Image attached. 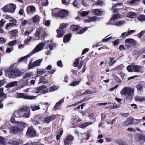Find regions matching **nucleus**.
Returning <instances> with one entry per match:
<instances>
[{"mask_svg":"<svg viewBox=\"0 0 145 145\" xmlns=\"http://www.w3.org/2000/svg\"><path fill=\"white\" fill-rule=\"evenodd\" d=\"M16 113L18 114L16 117L28 118L30 115V109L27 107H23L15 111L14 114L16 115Z\"/></svg>","mask_w":145,"mask_h":145,"instance_id":"f257e3e1","label":"nucleus"},{"mask_svg":"<svg viewBox=\"0 0 145 145\" xmlns=\"http://www.w3.org/2000/svg\"><path fill=\"white\" fill-rule=\"evenodd\" d=\"M22 75V72L19 70L15 69L9 71V76L10 78H14L20 76Z\"/></svg>","mask_w":145,"mask_h":145,"instance_id":"f03ea898","label":"nucleus"},{"mask_svg":"<svg viewBox=\"0 0 145 145\" xmlns=\"http://www.w3.org/2000/svg\"><path fill=\"white\" fill-rule=\"evenodd\" d=\"M44 31L40 28L37 29L35 35L36 39L38 40L39 38H42L45 35Z\"/></svg>","mask_w":145,"mask_h":145,"instance_id":"7ed1b4c3","label":"nucleus"},{"mask_svg":"<svg viewBox=\"0 0 145 145\" xmlns=\"http://www.w3.org/2000/svg\"><path fill=\"white\" fill-rule=\"evenodd\" d=\"M33 91V92L36 93H45L47 92V89L45 86H42L37 88H34Z\"/></svg>","mask_w":145,"mask_h":145,"instance_id":"20e7f679","label":"nucleus"},{"mask_svg":"<svg viewBox=\"0 0 145 145\" xmlns=\"http://www.w3.org/2000/svg\"><path fill=\"white\" fill-rule=\"evenodd\" d=\"M45 44L44 42L39 43L30 54H31V55H32L41 50L43 49L44 46L45 45Z\"/></svg>","mask_w":145,"mask_h":145,"instance_id":"39448f33","label":"nucleus"},{"mask_svg":"<svg viewBox=\"0 0 145 145\" xmlns=\"http://www.w3.org/2000/svg\"><path fill=\"white\" fill-rule=\"evenodd\" d=\"M36 132L32 127H29L27 129L26 134L27 136L31 137H35L36 136Z\"/></svg>","mask_w":145,"mask_h":145,"instance_id":"423d86ee","label":"nucleus"},{"mask_svg":"<svg viewBox=\"0 0 145 145\" xmlns=\"http://www.w3.org/2000/svg\"><path fill=\"white\" fill-rule=\"evenodd\" d=\"M17 97L18 98H22L26 99H35L36 97V96H34L27 95L25 94L22 93H18Z\"/></svg>","mask_w":145,"mask_h":145,"instance_id":"0eeeda50","label":"nucleus"},{"mask_svg":"<svg viewBox=\"0 0 145 145\" xmlns=\"http://www.w3.org/2000/svg\"><path fill=\"white\" fill-rule=\"evenodd\" d=\"M137 41L132 39H128L125 40V44L127 47H129L131 46L135 45Z\"/></svg>","mask_w":145,"mask_h":145,"instance_id":"6e6552de","label":"nucleus"},{"mask_svg":"<svg viewBox=\"0 0 145 145\" xmlns=\"http://www.w3.org/2000/svg\"><path fill=\"white\" fill-rule=\"evenodd\" d=\"M23 130L22 128H20L17 126H13L10 127V132L16 134L20 133Z\"/></svg>","mask_w":145,"mask_h":145,"instance_id":"1a4fd4ad","label":"nucleus"},{"mask_svg":"<svg viewBox=\"0 0 145 145\" xmlns=\"http://www.w3.org/2000/svg\"><path fill=\"white\" fill-rule=\"evenodd\" d=\"M133 88L129 87H125L121 91L120 94L121 95H126L130 91V90H133Z\"/></svg>","mask_w":145,"mask_h":145,"instance_id":"9d476101","label":"nucleus"},{"mask_svg":"<svg viewBox=\"0 0 145 145\" xmlns=\"http://www.w3.org/2000/svg\"><path fill=\"white\" fill-rule=\"evenodd\" d=\"M130 91L126 95L125 99L127 101H131L134 96V90H130Z\"/></svg>","mask_w":145,"mask_h":145,"instance_id":"9b49d317","label":"nucleus"},{"mask_svg":"<svg viewBox=\"0 0 145 145\" xmlns=\"http://www.w3.org/2000/svg\"><path fill=\"white\" fill-rule=\"evenodd\" d=\"M26 10L28 14H32L35 11L36 8L35 7L32 5L27 7Z\"/></svg>","mask_w":145,"mask_h":145,"instance_id":"f8f14e48","label":"nucleus"},{"mask_svg":"<svg viewBox=\"0 0 145 145\" xmlns=\"http://www.w3.org/2000/svg\"><path fill=\"white\" fill-rule=\"evenodd\" d=\"M99 20V18L98 17L94 16L92 17H89L88 19H86L84 20L85 22H90L97 21Z\"/></svg>","mask_w":145,"mask_h":145,"instance_id":"ddd939ff","label":"nucleus"},{"mask_svg":"<svg viewBox=\"0 0 145 145\" xmlns=\"http://www.w3.org/2000/svg\"><path fill=\"white\" fill-rule=\"evenodd\" d=\"M56 117L55 115H53L51 116L46 117L44 119V122L45 123H49L51 121L54 120Z\"/></svg>","mask_w":145,"mask_h":145,"instance_id":"4468645a","label":"nucleus"},{"mask_svg":"<svg viewBox=\"0 0 145 145\" xmlns=\"http://www.w3.org/2000/svg\"><path fill=\"white\" fill-rule=\"evenodd\" d=\"M10 5H11L9 4L5 5L4 7L2 8V10H3V12H11L12 13H13L14 10L13 9L11 10H9V7H10Z\"/></svg>","mask_w":145,"mask_h":145,"instance_id":"2eb2a0df","label":"nucleus"},{"mask_svg":"<svg viewBox=\"0 0 145 145\" xmlns=\"http://www.w3.org/2000/svg\"><path fill=\"white\" fill-rule=\"evenodd\" d=\"M59 17L61 18H63L68 15V12L65 10H63L59 12Z\"/></svg>","mask_w":145,"mask_h":145,"instance_id":"dca6fc26","label":"nucleus"},{"mask_svg":"<svg viewBox=\"0 0 145 145\" xmlns=\"http://www.w3.org/2000/svg\"><path fill=\"white\" fill-rule=\"evenodd\" d=\"M133 71L140 72L142 71V68L138 65H133Z\"/></svg>","mask_w":145,"mask_h":145,"instance_id":"f3484780","label":"nucleus"},{"mask_svg":"<svg viewBox=\"0 0 145 145\" xmlns=\"http://www.w3.org/2000/svg\"><path fill=\"white\" fill-rule=\"evenodd\" d=\"M135 140L142 142H145V136L144 135H139L136 136L135 137Z\"/></svg>","mask_w":145,"mask_h":145,"instance_id":"a211bd4d","label":"nucleus"},{"mask_svg":"<svg viewBox=\"0 0 145 145\" xmlns=\"http://www.w3.org/2000/svg\"><path fill=\"white\" fill-rule=\"evenodd\" d=\"M92 12L93 14L97 16H100L103 14V12L99 9H93Z\"/></svg>","mask_w":145,"mask_h":145,"instance_id":"6ab92c4d","label":"nucleus"},{"mask_svg":"<svg viewBox=\"0 0 145 145\" xmlns=\"http://www.w3.org/2000/svg\"><path fill=\"white\" fill-rule=\"evenodd\" d=\"M73 139V137L72 136H68L64 141V144L65 145L69 144L72 141Z\"/></svg>","mask_w":145,"mask_h":145,"instance_id":"aec40b11","label":"nucleus"},{"mask_svg":"<svg viewBox=\"0 0 145 145\" xmlns=\"http://www.w3.org/2000/svg\"><path fill=\"white\" fill-rule=\"evenodd\" d=\"M17 86V82L16 81H14L9 83L5 87L6 88H11Z\"/></svg>","mask_w":145,"mask_h":145,"instance_id":"412c9836","label":"nucleus"},{"mask_svg":"<svg viewBox=\"0 0 145 145\" xmlns=\"http://www.w3.org/2000/svg\"><path fill=\"white\" fill-rule=\"evenodd\" d=\"M93 122H92L83 123H82L80 125L79 127L81 128L84 129L86 127L88 126L89 125L91 124H93Z\"/></svg>","mask_w":145,"mask_h":145,"instance_id":"4be33fe9","label":"nucleus"},{"mask_svg":"<svg viewBox=\"0 0 145 145\" xmlns=\"http://www.w3.org/2000/svg\"><path fill=\"white\" fill-rule=\"evenodd\" d=\"M133 122V118L129 117L127 120L124 122V125H128L132 123Z\"/></svg>","mask_w":145,"mask_h":145,"instance_id":"5701e85b","label":"nucleus"},{"mask_svg":"<svg viewBox=\"0 0 145 145\" xmlns=\"http://www.w3.org/2000/svg\"><path fill=\"white\" fill-rule=\"evenodd\" d=\"M11 140H10L9 142V143L12 144H20V140L18 139H17L15 138H14L12 141Z\"/></svg>","mask_w":145,"mask_h":145,"instance_id":"b1692460","label":"nucleus"},{"mask_svg":"<svg viewBox=\"0 0 145 145\" xmlns=\"http://www.w3.org/2000/svg\"><path fill=\"white\" fill-rule=\"evenodd\" d=\"M56 31L57 33V35L56 36L57 37H61L65 33L64 31L61 29H59Z\"/></svg>","mask_w":145,"mask_h":145,"instance_id":"393cba45","label":"nucleus"},{"mask_svg":"<svg viewBox=\"0 0 145 145\" xmlns=\"http://www.w3.org/2000/svg\"><path fill=\"white\" fill-rule=\"evenodd\" d=\"M135 101L140 102H142L143 101H145V97H139L138 96L135 97Z\"/></svg>","mask_w":145,"mask_h":145,"instance_id":"a878e982","label":"nucleus"},{"mask_svg":"<svg viewBox=\"0 0 145 145\" xmlns=\"http://www.w3.org/2000/svg\"><path fill=\"white\" fill-rule=\"evenodd\" d=\"M64 100V99L63 98L57 103L54 107V109L55 110H56V109H58L60 106L59 105H60L61 103L63 102Z\"/></svg>","mask_w":145,"mask_h":145,"instance_id":"bb28decb","label":"nucleus"},{"mask_svg":"<svg viewBox=\"0 0 145 145\" xmlns=\"http://www.w3.org/2000/svg\"><path fill=\"white\" fill-rule=\"evenodd\" d=\"M71 35L70 34L66 35L64 36L63 42L64 43L67 42L69 41L70 40V38Z\"/></svg>","mask_w":145,"mask_h":145,"instance_id":"cd10ccee","label":"nucleus"},{"mask_svg":"<svg viewBox=\"0 0 145 145\" xmlns=\"http://www.w3.org/2000/svg\"><path fill=\"white\" fill-rule=\"evenodd\" d=\"M30 108L33 111H35L40 109L39 105L32 104L30 106Z\"/></svg>","mask_w":145,"mask_h":145,"instance_id":"c85d7f7f","label":"nucleus"},{"mask_svg":"<svg viewBox=\"0 0 145 145\" xmlns=\"http://www.w3.org/2000/svg\"><path fill=\"white\" fill-rule=\"evenodd\" d=\"M79 27L78 25H71L70 29L71 30L73 31H76L79 29Z\"/></svg>","mask_w":145,"mask_h":145,"instance_id":"c756f323","label":"nucleus"},{"mask_svg":"<svg viewBox=\"0 0 145 145\" xmlns=\"http://www.w3.org/2000/svg\"><path fill=\"white\" fill-rule=\"evenodd\" d=\"M40 18V17L38 15H36L33 17L32 19L34 23H36L38 22L39 21Z\"/></svg>","mask_w":145,"mask_h":145,"instance_id":"7c9ffc66","label":"nucleus"},{"mask_svg":"<svg viewBox=\"0 0 145 145\" xmlns=\"http://www.w3.org/2000/svg\"><path fill=\"white\" fill-rule=\"evenodd\" d=\"M28 78H25L23 76V78L21 80L20 82H21L24 84V86L27 85L28 82Z\"/></svg>","mask_w":145,"mask_h":145,"instance_id":"2f4dec72","label":"nucleus"},{"mask_svg":"<svg viewBox=\"0 0 145 145\" xmlns=\"http://www.w3.org/2000/svg\"><path fill=\"white\" fill-rule=\"evenodd\" d=\"M136 16V14L134 12H129L127 13V17L133 18Z\"/></svg>","mask_w":145,"mask_h":145,"instance_id":"473e14b6","label":"nucleus"},{"mask_svg":"<svg viewBox=\"0 0 145 145\" xmlns=\"http://www.w3.org/2000/svg\"><path fill=\"white\" fill-rule=\"evenodd\" d=\"M122 5V4L121 3H118L117 4H115V5H113L114 6H113L112 7V10H113V12L114 13H115L118 12V9L116 8H115V9L114 8H113L114 7H115L116 8V7H117L118 5Z\"/></svg>","mask_w":145,"mask_h":145,"instance_id":"72a5a7b5","label":"nucleus"},{"mask_svg":"<svg viewBox=\"0 0 145 145\" xmlns=\"http://www.w3.org/2000/svg\"><path fill=\"white\" fill-rule=\"evenodd\" d=\"M57 8H55L52 10V14L53 17H59V13H55L54 12H56V11L57 10Z\"/></svg>","mask_w":145,"mask_h":145,"instance_id":"f704fd0d","label":"nucleus"},{"mask_svg":"<svg viewBox=\"0 0 145 145\" xmlns=\"http://www.w3.org/2000/svg\"><path fill=\"white\" fill-rule=\"evenodd\" d=\"M31 56L30 54H28L27 55L25 56L24 57H21L20 59H19L18 60V62L22 61L24 60H27V59L30 56Z\"/></svg>","mask_w":145,"mask_h":145,"instance_id":"c9c22d12","label":"nucleus"},{"mask_svg":"<svg viewBox=\"0 0 145 145\" xmlns=\"http://www.w3.org/2000/svg\"><path fill=\"white\" fill-rule=\"evenodd\" d=\"M42 61V59H39L33 62L34 66L36 67L39 66Z\"/></svg>","mask_w":145,"mask_h":145,"instance_id":"e433bc0d","label":"nucleus"},{"mask_svg":"<svg viewBox=\"0 0 145 145\" xmlns=\"http://www.w3.org/2000/svg\"><path fill=\"white\" fill-rule=\"evenodd\" d=\"M6 95L3 92V89L0 88V98L4 99L6 97Z\"/></svg>","mask_w":145,"mask_h":145,"instance_id":"4c0bfd02","label":"nucleus"},{"mask_svg":"<svg viewBox=\"0 0 145 145\" xmlns=\"http://www.w3.org/2000/svg\"><path fill=\"white\" fill-rule=\"evenodd\" d=\"M137 19L141 22L144 21H145V15H140L138 16Z\"/></svg>","mask_w":145,"mask_h":145,"instance_id":"58836bf2","label":"nucleus"},{"mask_svg":"<svg viewBox=\"0 0 145 145\" xmlns=\"http://www.w3.org/2000/svg\"><path fill=\"white\" fill-rule=\"evenodd\" d=\"M6 140L5 138L0 136V144L1 145H5L6 144Z\"/></svg>","mask_w":145,"mask_h":145,"instance_id":"ea45409f","label":"nucleus"},{"mask_svg":"<svg viewBox=\"0 0 145 145\" xmlns=\"http://www.w3.org/2000/svg\"><path fill=\"white\" fill-rule=\"evenodd\" d=\"M16 123H18L17 125L20 127V128H24L26 125V124L24 122H19L18 121L16 122Z\"/></svg>","mask_w":145,"mask_h":145,"instance_id":"a19ab883","label":"nucleus"},{"mask_svg":"<svg viewBox=\"0 0 145 145\" xmlns=\"http://www.w3.org/2000/svg\"><path fill=\"white\" fill-rule=\"evenodd\" d=\"M18 31L17 29H14L10 31V34L12 37H14L18 33Z\"/></svg>","mask_w":145,"mask_h":145,"instance_id":"79ce46f5","label":"nucleus"},{"mask_svg":"<svg viewBox=\"0 0 145 145\" xmlns=\"http://www.w3.org/2000/svg\"><path fill=\"white\" fill-rule=\"evenodd\" d=\"M125 23V22L123 20L119 21L116 22V25L120 26Z\"/></svg>","mask_w":145,"mask_h":145,"instance_id":"37998d69","label":"nucleus"},{"mask_svg":"<svg viewBox=\"0 0 145 145\" xmlns=\"http://www.w3.org/2000/svg\"><path fill=\"white\" fill-rule=\"evenodd\" d=\"M17 41L16 40H15L13 41H12L9 42L8 44L10 46H14L17 44Z\"/></svg>","mask_w":145,"mask_h":145,"instance_id":"c03bdc74","label":"nucleus"},{"mask_svg":"<svg viewBox=\"0 0 145 145\" xmlns=\"http://www.w3.org/2000/svg\"><path fill=\"white\" fill-rule=\"evenodd\" d=\"M9 4H10L11 5H10V7H9V10H11L13 9L14 10V11H13V13H14L15 11V9L16 8V6L15 5L13 4H12V3Z\"/></svg>","mask_w":145,"mask_h":145,"instance_id":"a18cd8bd","label":"nucleus"},{"mask_svg":"<svg viewBox=\"0 0 145 145\" xmlns=\"http://www.w3.org/2000/svg\"><path fill=\"white\" fill-rule=\"evenodd\" d=\"M32 74V73L31 72H26L23 76L25 77V78H27L28 77L31 76Z\"/></svg>","mask_w":145,"mask_h":145,"instance_id":"49530a36","label":"nucleus"},{"mask_svg":"<svg viewBox=\"0 0 145 145\" xmlns=\"http://www.w3.org/2000/svg\"><path fill=\"white\" fill-rule=\"evenodd\" d=\"M120 17L119 14H114V15L112 17L111 19L115 21L118 18Z\"/></svg>","mask_w":145,"mask_h":145,"instance_id":"de8ad7c7","label":"nucleus"},{"mask_svg":"<svg viewBox=\"0 0 145 145\" xmlns=\"http://www.w3.org/2000/svg\"><path fill=\"white\" fill-rule=\"evenodd\" d=\"M29 20H24L21 21V24L22 25L24 26L27 25L29 22Z\"/></svg>","mask_w":145,"mask_h":145,"instance_id":"09e8293b","label":"nucleus"},{"mask_svg":"<svg viewBox=\"0 0 145 145\" xmlns=\"http://www.w3.org/2000/svg\"><path fill=\"white\" fill-rule=\"evenodd\" d=\"M32 38V37H31L30 36H28L27 39L25 40L24 43L25 44H26L28 42H29Z\"/></svg>","mask_w":145,"mask_h":145,"instance_id":"8fccbe9b","label":"nucleus"},{"mask_svg":"<svg viewBox=\"0 0 145 145\" xmlns=\"http://www.w3.org/2000/svg\"><path fill=\"white\" fill-rule=\"evenodd\" d=\"M34 29L33 28H32L31 29V30H27L26 32L24 33V34L25 35H28L29 34H30L31 32L34 30Z\"/></svg>","mask_w":145,"mask_h":145,"instance_id":"3c124183","label":"nucleus"},{"mask_svg":"<svg viewBox=\"0 0 145 145\" xmlns=\"http://www.w3.org/2000/svg\"><path fill=\"white\" fill-rule=\"evenodd\" d=\"M67 25V24L66 23H63L60 24V26L59 29L62 30L63 29L66 28Z\"/></svg>","mask_w":145,"mask_h":145,"instance_id":"603ef678","label":"nucleus"},{"mask_svg":"<svg viewBox=\"0 0 145 145\" xmlns=\"http://www.w3.org/2000/svg\"><path fill=\"white\" fill-rule=\"evenodd\" d=\"M79 81H74L71 83L70 84V86H76V85L79 84Z\"/></svg>","mask_w":145,"mask_h":145,"instance_id":"864d4df0","label":"nucleus"},{"mask_svg":"<svg viewBox=\"0 0 145 145\" xmlns=\"http://www.w3.org/2000/svg\"><path fill=\"white\" fill-rule=\"evenodd\" d=\"M71 0H62V3L64 5H68L70 2Z\"/></svg>","mask_w":145,"mask_h":145,"instance_id":"5fc2aeb1","label":"nucleus"},{"mask_svg":"<svg viewBox=\"0 0 145 145\" xmlns=\"http://www.w3.org/2000/svg\"><path fill=\"white\" fill-rule=\"evenodd\" d=\"M89 12V11H83L81 12L80 14L82 16H84L87 15Z\"/></svg>","mask_w":145,"mask_h":145,"instance_id":"6e6d98bb","label":"nucleus"},{"mask_svg":"<svg viewBox=\"0 0 145 145\" xmlns=\"http://www.w3.org/2000/svg\"><path fill=\"white\" fill-rule=\"evenodd\" d=\"M84 99H83V100L80 101L78 102V103H75V104H72V105H71L68 106L67 107H72V106H75L76 105H77L78 103H82V102H84Z\"/></svg>","mask_w":145,"mask_h":145,"instance_id":"4d7b16f0","label":"nucleus"},{"mask_svg":"<svg viewBox=\"0 0 145 145\" xmlns=\"http://www.w3.org/2000/svg\"><path fill=\"white\" fill-rule=\"evenodd\" d=\"M116 22H115V20H113L111 18L110 20L109 24H112L113 25H116Z\"/></svg>","mask_w":145,"mask_h":145,"instance_id":"13d9d810","label":"nucleus"},{"mask_svg":"<svg viewBox=\"0 0 145 145\" xmlns=\"http://www.w3.org/2000/svg\"><path fill=\"white\" fill-rule=\"evenodd\" d=\"M133 65H130L127 67L128 71L130 72H133Z\"/></svg>","mask_w":145,"mask_h":145,"instance_id":"bf43d9fd","label":"nucleus"},{"mask_svg":"<svg viewBox=\"0 0 145 145\" xmlns=\"http://www.w3.org/2000/svg\"><path fill=\"white\" fill-rule=\"evenodd\" d=\"M137 90L140 91H141L142 90L143 87L140 84H138L136 86Z\"/></svg>","mask_w":145,"mask_h":145,"instance_id":"052dcab7","label":"nucleus"},{"mask_svg":"<svg viewBox=\"0 0 145 145\" xmlns=\"http://www.w3.org/2000/svg\"><path fill=\"white\" fill-rule=\"evenodd\" d=\"M79 63V59H76L74 62V66L75 67H77Z\"/></svg>","mask_w":145,"mask_h":145,"instance_id":"680f3d73","label":"nucleus"},{"mask_svg":"<svg viewBox=\"0 0 145 145\" xmlns=\"http://www.w3.org/2000/svg\"><path fill=\"white\" fill-rule=\"evenodd\" d=\"M57 89V86H52L50 88V91H52L55 90Z\"/></svg>","mask_w":145,"mask_h":145,"instance_id":"e2e57ef3","label":"nucleus"},{"mask_svg":"<svg viewBox=\"0 0 145 145\" xmlns=\"http://www.w3.org/2000/svg\"><path fill=\"white\" fill-rule=\"evenodd\" d=\"M45 2H43L41 3V5L43 6H45L47 5L48 4V0H45Z\"/></svg>","mask_w":145,"mask_h":145,"instance_id":"0e129e2a","label":"nucleus"},{"mask_svg":"<svg viewBox=\"0 0 145 145\" xmlns=\"http://www.w3.org/2000/svg\"><path fill=\"white\" fill-rule=\"evenodd\" d=\"M14 25H15V24L14 23H8L7 24V25L6 26V28L7 29H8L9 27Z\"/></svg>","mask_w":145,"mask_h":145,"instance_id":"69168bd1","label":"nucleus"},{"mask_svg":"<svg viewBox=\"0 0 145 145\" xmlns=\"http://www.w3.org/2000/svg\"><path fill=\"white\" fill-rule=\"evenodd\" d=\"M94 76L93 74H91L88 76V80L89 81H92Z\"/></svg>","mask_w":145,"mask_h":145,"instance_id":"338daca9","label":"nucleus"},{"mask_svg":"<svg viewBox=\"0 0 145 145\" xmlns=\"http://www.w3.org/2000/svg\"><path fill=\"white\" fill-rule=\"evenodd\" d=\"M137 53L139 55H140L143 53H145V49H141L138 51Z\"/></svg>","mask_w":145,"mask_h":145,"instance_id":"774afa93","label":"nucleus"}]
</instances>
